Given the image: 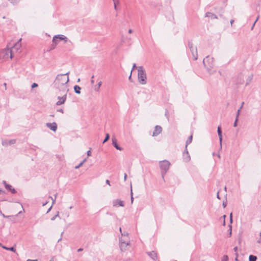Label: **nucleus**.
<instances>
[{
	"label": "nucleus",
	"mask_w": 261,
	"mask_h": 261,
	"mask_svg": "<svg viewBox=\"0 0 261 261\" xmlns=\"http://www.w3.org/2000/svg\"><path fill=\"white\" fill-rule=\"evenodd\" d=\"M3 183L5 185L6 189L10 191L12 194H15L17 192L16 190L12 188L10 185L7 184L6 181H3Z\"/></svg>",
	"instance_id": "ddd939ff"
},
{
	"label": "nucleus",
	"mask_w": 261,
	"mask_h": 261,
	"mask_svg": "<svg viewBox=\"0 0 261 261\" xmlns=\"http://www.w3.org/2000/svg\"><path fill=\"white\" fill-rule=\"evenodd\" d=\"M183 159L185 162H188L191 159L190 156L188 151L187 147H185V149L183 152Z\"/></svg>",
	"instance_id": "1a4fd4ad"
},
{
	"label": "nucleus",
	"mask_w": 261,
	"mask_h": 261,
	"mask_svg": "<svg viewBox=\"0 0 261 261\" xmlns=\"http://www.w3.org/2000/svg\"><path fill=\"white\" fill-rule=\"evenodd\" d=\"M81 89V88L79 86L75 85L74 86V92L77 94L81 93V91H80Z\"/></svg>",
	"instance_id": "412c9836"
},
{
	"label": "nucleus",
	"mask_w": 261,
	"mask_h": 261,
	"mask_svg": "<svg viewBox=\"0 0 261 261\" xmlns=\"http://www.w3.org/2000/svg\"><path fill=\"white\" fill-rule=\"evenodd\" d=\"M27 261H38L37 259H28Z\"/></svg>",
	"instance_id": "864d4df0"
},
{
	"label": "nucleus",
	"mask_w": 261,
	"mask_h": 261,
	"mask_svg": "<svg viewBox=\"0 0 261 261\" xmlns=\"http://www.w3.org/2000/svg\"><path fill=\"white\" fill-rule=\"evenodd\" d=\"M58 112H61L62 113H64V111L63 109H59L57 110Z\"/></svg>",
	"instance_id": "37998d69"
},
{
	"label": "nucleus",
	"mask_w": 261,
	"mask_h": 261,
	"mask_svg": "<svg viewBox=\"0 0 261 261\" xmlns=\"http://www.w3.org/2000/svg\"><path fill=\"white\" fill-rule=\"evenodd\" d=\"M16 140L15 139L10 140L9 141V144L10 145L13 144L15 143Z\"/></svg>",
	"instance_id": "473e14b6"
},
{
	"label": "nucleus",
	"mask_w": 261,
	"mask_h": 261,
	"mask_svg": "<svg viewBox=\"0 0 261 261\" xmlns=\"http://www.w3.org/2000/svg\"><path fill=\"white\" fill-rule=\"evenodd\" d=\"M121 236H123L124 237H128V233L126 232H121Z\"/></svg>",
	"instance_id": "f704fd0d"
},
{
	"label": "nucleus",
	"mask_w": 261,
	"mask_h": 261,
	"mask_svg": "<svg viewBox=\"0 0 261 261\" xmlns=\"http://www.w3.org/2000/svg\"><path fill=\"white\" fill-rule=\"evenodd\" d=\"M58 39H59V38H55V40H54V38H53V40H52L53 43L54 44H55L54 45L53 48H55L56 46L57 45V44L58 43V42H59Z\"/></svg>",
	"instance_id": "bb28decb"
},
{
	"label": "nucleus",
	"mask_w": 261,
	"mask_h": 261,
	"mask_svg": "<svg viewBox=\"0 0 261 261\" xmlns=\"http://www.w3.org/2000/svg\"><path fill=\"white\" fill-rule=\"evenodd\" d=\"M69 82L68 77L63 74H58L54 83L55 87L60 92H68L67 83Z\"/></svg>",
	"instance_id": "f257e3e1"
},
{
	"label": "nucleus",
	"mask_w": 261,
	"mask_h": 261,
	"mask_svg": "<svg viewBox=\"0 0 261 261\" xmlns=\"http://www.w3.org/2000/svg\"><path fill=\"white\" fill-rule=\"evenodd\" d=\"M113 205L114 206H117L119 205L120 206L123 207L124 206V202L120 199H115L113 201Z\"/></svg>",
	"instance_id": "2eb2a0df"
},
{
	"label": "nucleus",
	"mask_w": 261,
	"mask_h": 261,
	"mask_svg": "<svg viewBox=\"0 0 261 261\" xmlns=\"http://www.w3.org/2000/svg\"><path fill=\"white\" fill-rule=\"evenodd\" d=\"M94 78V75H93L91 77V83L92 84H94V80H93V79Z\"/></svg>",
	"instance_id": "09e8293b"
},
{
	"label": "nucleus",
	"mask_w": 261,
	"mask_h": 261,
	"mask_svg": "<svg viewBox=\"0 0 261 261\" xmlns=\"http://www.w3.org/2000/svg\"><path fill=\"white\" fill-rule=\"evenodd\" d=\"M252 78H253V75L252 74L249 75L248 77L246 85H249L251 82V81L252 80Z\"/></svg>",
	"instance_id": "393cba45"
},
{
	"label": "nucleus",
	"mask_w": 261,
	"mask_h": 261,
	"mask_svg": "<svg viewBox=\"0 0 261 261\" xmlns=\"http://www.w3.org/2000/svg\"><path fill=\"white\" fill-rule=\"evenodd\" d=\"M233 250H234V251L236 252H237V251H238V247H234Z\"/></svg>",
	"instance_id": "3c124183"
},
{
	"label": "nucleus",
	"mask_w": 261,
	"mask_h": 261,
	"mask_svg": "<svg viewBox=\"0 0 261 261\" xmlns=\"http://www.w3.org/2000/svg\"><path fill=\"white\" fill-rule=\"evenodd\" d=\"M51 208H52V206H51L48 208V210H47V213H48V212L51 210Z\"/></svg>",
	"instance_id": "4d7b16f0"
},
{
	"label": "nucleus",
	"mask_w": 261,
	"mask_h": 261,
	"mask_svg": "<svg viewBox=\"0 0 261 261\" xmlns=\"http://www.w3.org/2000/svg\"><path fill=\"white\" fill-rule=\"evenodd\" d=\"M238 120V118H236V120H235V121H234V124H233V126L234 127H236L237 126Z\"/></svg>",
	"instance_id": "4c0bfd02"
},
{
	"label": "nucleus",
	"mask_w": 261,
	"mask_h": 261,
	"mask_svg": "<svg viewBox=\"0 0 261 261\" xmlns=\"http://www.w3.org/2000/svg\"><path fill=\"white\" fill-rule=\"evenodd\" d=\"M162 131V128L161 126L156 125L154 127V131L152 134L153 137H156L161 133Z\"/></svg>",
	"instance_id": "6e6552de"
},
{
	"label": "nucleus",
	"mask_w": 261,
	"mask_h": 261,
	"mask_svg": "<svg viewBox=\"0 0 261 261\" xmlns=\"http://www.w3.org/2000/svg\"><path fill=\"white\" fill-rule=\"evenodd\" d=\"M21 40V39H20L17 42H16L12 47V49L13 50H15V51H18L20 47H21V44L19 43V41H20Z\"/></svg>",
	"instance_id": "6ab92c4d"
},
{
	"label": "nucleus",
	"mask_w": 261,
	"mask_h": 261,
	"mask_svg": "<svg viewBox=\"0 0 261 261\" xmlns=\"http://www.w3.org/2000/svg\"><path fill=\"white\" fill-rule=\"evenodd\" d=\"M69 73V72H68L65 74H63L64 75V76H66V75H67V76H68V74Z\"/></svg>",
	"instance_id": "5fc2aeb1"
},
{
	"label": "nucleus",
	"mask_w": 261,
	"mask_h": 261,
	"mask_svg": "<svg viewBox=\"0 0 261 261\" xmlns=\"http://www.w3.org/2000/svg\"><path fill=\"white\" fill-rule=\"evenodd\" d=\"M132 72H130V74L128 77V80H129V81L130 82H132Z\"/></svg>",
	"instance_id": "79ce46f5"
},
{
	"label": "nucleus",
	"mask_w": 261,
	"mask_h": 261,
	"mask_svg": "<svg viewBox=\"0 0 261 261\" xmlns=\"http://www.w3.org/2000/svg\"><path fill=\"white\" fill-rule=\"evenodd\" d=\"M205 17H209L212 19H218V17L216 15L211 12H207L205 15Z\"/></svg>",
	"instance_id": "a211bd4d"
},
{
	"label": "nucleus",
	"mask_w": 261,
	"mask_h": 261,
	"mask_svg": "<svg viewBox=\"0 0 261 261\" xmlns=\"http://www.w3.org/2000/svg\"><path fill=\"white\" fill-rule=\"evenodd\" d=\"M223 217L224 218V219H225V217H226V216H225V215H224V216H223ZM223 225L224 226H225V220H224V221H223Z\"/></svg>",
	"instance_id": "a18cd8bd"
},
{
	"label": "nucleus",
	"mask_w": 261,
	"mask_h": 261,
	"mask_svg": "<svg viewBox=\"0 0 261 261\" xmlns=\"http://www.w3.org/2000/svg\"><path fill=\"white\" fill-rule=\"evenodd\" d=\"M128 33H132V30L129 29V30H128Z\"/></svg>",
	"instance_id": "0e129e2a"
},
{
	"label": "nucleus",
	"mask_w": 261,
	"mask_h": 261,
	"mask_svg": "<svg viewBox=\"0 0 261 261\" xmlns=\"http://www.w3.org/2000/svg\"><path fill=\"white\" fill-rule=\"evenodd\" d=\"M203 63L208 70H210L214 66V59L213 58H210L209 56H207L203 60Z\"/></svg>",
	"instance_id": "20e7f679"
},
{
	"label": "nucleus",
	"mask_w": 261,
	"mask_h": 261,
	"mask_svg": "<svg viewBox=\"0 0 261 261\" xmlns=\"http://www.w3.org/2000/svg\"><path fill=\"white\" fill-rule=\"evenodd\" d=\"M67 92H61V95H62V96H58V99L59 100L56 103L57 106H60L64 103L66 99Z\"/></svg>",
	"instance_id": "423d86ee"
},
{
	"label": "nucleus",
	"mask_w": 261,
	"mask_h": 261,
	"mask_svg": "<svg viewBox=\"0 0 261 261\" xmlns=\"http://www.w3.org/2000/svg\"><path fill=\"white\" fill-rule=\"evenodd\" d=\"M222 205H223V207H224H224H226V203H225L224 202H223V203H222Z\"/></svg>",
	"instance_id": "603ef678"
},
{
	"label": "nucleus",
	"mask_w": 261,
	"mask_h": 261,
	"mask_svg": "<svg viewBox=\"0 0 261 261\" xmlns=\"http://www.w3.org/2000/svg\"><path fill=\"white\" fill-rule=\"evenodd\" d=\"M10 3L13 4V5L16 4L19 2V0H8Z\"/></svg>",
	"instance_id": "2f4dec72"
},
{
	"label": "nucleus",
	"mask_w": 261,
	"mask_h": 261,
	"mask_svg": "<svg viewBox=\"0 0 261 261\" xmlns=\"http://www.w3.org/2000/svg\"><path fill=\"white\" fill-rule=\"evenodd\" d=\"M114 1V8L115 10H117V6H116V2H115V0H113Z\"/></svg>",
	"instance_id": "49530a36"
},
{
	"label": "nucleus",
	"mask_w": 261,
	"mask_h": 261,
	"mask_svg": "<svg viewBox=\"0 0 261 261\" xmlns=\"http://www.w3.org/2000/svg\"><path fill=\"white\" fill-rule=\"evenodd\" d=\"M83 250V248H79L77 249V251L80 252V251H82Z\"/></svg>",
	"instance_id": "052dcab7"
},
{
	"label": "nucleus",
	"mask_w": 261,
	"mask_h": 261,
	"mask_svg": "<svg viewBox=\"0 0 261 261\" xmlns=\"http://www.w3.org/2000/svg\"><path fill=\"white\" fill-rule=\"evenodd\" d=\"M101 84H102V82L101 81H100L99 82H98V84H97V86H95V88H94V90L96 91H98L99 90V88L100 87V86H101Z\"/></svg>",
	"instance_id": "a878e982"
},
{
	"label": "nucleus",
	"mask_w": 261,
	"mask_h": 261,
	"mask_svg": "<svg viewBox=\"0 0 261 261\" xmlns=\"http://www.w3.org/2000/svg\"><path fill=\"white\" fill-rule=\"evenodd\" d=\"M87 159H85L79 165L75 167V169H79L80 167H81L83 164L86 161Z\"/></svg>",
	"instance_id": "cd10ccee"
},
{
	"label": "nucleus",
	"mask_w": 261,
	"mask_h": 261,
	"mask_svg": "<svg viewBox=\"0 0 261 261\" xmlns=\"http://www.w3.org/2000/svg\"><path fill=\"white\" fill-rule=\"evenodd\" d=\"M193 136L192 135H191L187 139L186 141V148L187 147L188 145L190 144L192 141Z\"/></svg>",
	"instance_id": "5701e85b"
},
{
	"label": "nucleus",
	"mask_w": 261,
	"mask_h": 261,
	"mask_svg": "<svg viewBox=\"0 0 261 261\" xmlns=\"http://www.w3.org/2000/svg\"><path fill=\"white\" fill-rule=\"evenodd\" d=\"M240 112H241V110L238 109L237 113V115H236V118H239V116L240 114Z\"/></svg>",
	"instance_id": "c9c22d12"
},
{
	"label": "nucleus",
	"mask_w": 261,
	"mask_h": 261,
	"mask_svg": "<svg viewBox=\"0 0 261 261\" xmlns=\"http://www.w3.org/2000/svg\"><path fill=\"white\" fill-rule=\"evenodd\" d=\"M257 257L253 255H250L249 256V261H256Z\"/></svg>",
	"instance_id": "b1692460"
},
{
	"label": "nucleus",
	"mask_w": 261,
	"mask_h": 261,
	"mask_svg": "<svg viewBox=\"0 0 261 261\" xmlns=\"http://www.w3.org/2000/svg\"><path fill=\"white\" fill-rule=\"evenodd\" d=\"M170 166V162L167 160H164L160 162V166L161 169L162 176L163 179L164 178L165 175L168 172Z\"/></svg>",
	"instance_id": "7ed1b4c3"
},
{
	"label": "nucleus",
	"mask_w": 261,
	"mask_h": 261,
	"mask_svg": "<svg viewBox=\"0 0 261 261\" xmlns=\"http://www.w3.org/2000/svg\"><path fill=\"white\" fill-rule=\"evenodd\" d=\"M130 194H131V203H133V200H134V198L133 197V192H132V189H131Z\"/></svg>",
	"instance_id": "ea45409f"
},
{
	"label": "nucleus",
	"mask_w": 261,
	"mask_h": 261,
	"mask_svg": "<svg viewBox=\"0 0 261 261\" xmlns=\"http://www.w3.org/2000/svg\"><path fill=\"white\" fill-rule=\"evenodd\" d=\"M106 183L108 185H109V186H111L110 185V181L108 180V179H107L106 181Z\"/></svg>",
	"instance_id": "de8ad7c7"
},
{
	"label": "nucleus",
	"mask_w": 261,
	"mask_h": 261,
	"mask_svg": "<svg viewBox=\"0 0 261 261\" xmlns=\"http://www.w3.org/2000/svg\"><path fill=\"white\" fill-rule=\"evenodd\" d=\"M138 79L139 82L142 85L146 84V74L142 66H139L138 69Z\"/></svg>",
	"instance_id": "f03ea898"
},
{
	"label": "nucleus",
	"mask_w": 261,
	"mask_h": 261,
	"mask_svg": "<svg viewBox=\"0 0 261 261\" xmlns=\"http://www.w3.org/2000/svg\"><path fill=\"white\" fill-rule=\"evenodd\" d=\"M87 155L90 156L91 155V148L87 152Z\"/></svg>",
	"instance_id": "58836bf2"
},
{
	"label": "nucleus",
	"mask_w": 261,
	"mask_h": 261,
	"mask_svg": "<svg viewBox=\"0 0 261 261\" xmlns=\"http://www.w3.org/2000/svg\"><path fill=\"white\" fill-rule=\"evenodd\" d=\"M112 144L115 147V148L119 150H122V148L120 147L117 143V140L115 137H112Z\"/></svg>",
	"instance_id": "4468645a"
},
{
	"label": "nucleus",
	"mask_w": 261,
	"mask_h": 261,
	"mask_svg": "<svg viewBox=\"0 0 261 261\" xmlns=\"http://www.w3.org/2000/svg\"><path fill=\"white\" fill-rule=\"evenodd\" d=\"M147 254L154 261H156L158 259L157 253L154 251L147 252Z\"/></svg>",
	"instance_id": "9b49d317"
},
{
	"label": "nucleus",
	"mask_w": 261,
	"mask_h": 261,
	"mask_svg": "<svg viewBox=\"0 0 261 261\" xmlns=\"http://www.w3.org/2000/svg\"><path fill=\"white\" fill-rule=\"evenodd\" d=\"M4 86L5 87V89L6 90L7 89V84H6V83H4Z\"/></svg>",
	"instance_id": "bf43d9fd"
},
{
	"label": "nucleus",
	"mask_w": 261,
	"mask_h": 261,
	"mask_svg": "<svg viewBox=\"0 0 261 261\" xmlns=\"http://www.w3.org/2000/svg\"><path fill=\"white\" fill-rule=\"evenodd\" d=\"M61 240H62V238H60V239L58 240V242H60Z\"/></svg>",
	"instance_id": "774afa93"
},
{
	"label": "nucleus",
	"mask_w": 261,
	"mask_h": 261,
	"mask_svg": "<svg viewBox=\"0 0 261 261\" xmlns=\"http://www.w3.org/2000/svg\"><path fill=\"white\" fill-rule=\"evenodd\" d=\"M129 242L127 240L123 239L122 238L119 239V246L121 251H125L127 250V246L129 245Z\"/></svg>",
	"instance_id": "0eeeda50"
},
{
	"label": "nucleus",
	"mask_w": 261,
	"mask_h": 261,
	"mask_svg": "<svg viewBox=\"0 0 261 261\" xmlns=\"http://www.w3.org/2000/svg\"><path fill=\"white\" fill-rule=\"evenodd\" d=\"M55 44H54L53 43V44L51 45V48L50 49H54L53 47H54V45Z\"/></svg>",
	"instance_id": "338daca9"
},
{
	"label": "nucleus",
	"mask_w": 261,
	"mask_h": 261,
	"mask_svg": "<svg viewBox=\"0 0 261 261\" xmlns=\"http://www.w3.org/2000/svg\"><path fill=\"white\" fill-rule=\"evenodd\" d=\"M244 104V102H242L241 106H240V108L239 109L241 110L243 108V105Z\"/></svg>",
	"instance_id": "8fccbe9b"
},
{
	"label": "nucleus",
	"mask_w": 261,
	"mask_h": 261,
	"mask_svg": "<svg viewBox=\"0 0 261 261\" xmlns=\"http://www.w3.org/2000/svg\"><path fill=\"white\" fill-rule=\"evenodd\" d=\"M1 193H5V191H2V190L0 189V194H1Z\"/></svg>",
	"instance_id": "e2e57ef3"
},
{
	"label": "nucleus",
	"mask_w": 261,
	"mask_h": 261,
	"mask_svg": "<svg viewBox=\"0 0 261 261\" xmlns=\"http://www.w3.org/2000/svg\"><path fill=\"white\" fill-rule=\"evenodd\" d=\"M228 256L227 255H224L222 258L221 261H228Z\"/></svg>",
	"instance_id": "7c9ffc66"
},
{
	"label": "nucleus",
	"mask_w": 261,
	"mask_h": 261,
	"mask_svg": "<svg viewBox=\"0 0 261 261\" xmlns=\"http://www.w3.org/2000/svg\"><path fill=\"white\" fill-rule=\"evenodd\" d=\"M126 177H127V175L126 173L124 174V180H125L126 179Z\"/></svg>",
	"instance_id": "6e6d98bb"
},
{
	"label": "nucleus",
	"mask_w": 261,
	"mask_h": 261,
	"mask_svg": "<svg viewBox=\"0 0 261 261\" xmlns=\"http://www.w3.org/2000/svg\"><path fill=\"white\" fill-rule=\"evenodd\" d=\"M37 87H38V84L35 83H34L31 86L32 88H35Z\"/></svg>",
	"instance_id": "e433bc0d"
},
{
	"label": "nucleus",
	"mask_w": 261,
	"mask_h": 261,
	"mask_svg": "<svg viewBox=\"0 0 261 261\" xmlns=\"http://www.w3.org/2000/svg\"><path fill=\"white\" fill-rule=\"evenodd\" d=\"M2 248L7 250H10V251H13L14 252H16V249L14 246L11 247H7L6 246H3Z\"/></svg>",
	"instance_id": "aec40b11"
},
{
	"label": "nucleus",
	"mask_w": 261,
	"mask_h": 261,
	"mask_svg": "<svg viewBox=\"0 0 261 261\" xmlns=\"http://www.w3.org/2000/svg\"><path fill=\"white\" fill-rule=\"evenodd\" d=\"M217 132H218V135L219 138L220 146L221 147L222 146V133L221 126H219L218 127Z\"/></svg>",
	"instance_id": "f3484780"
},
{
	"label": "nucleus",
	"mask_w": 261,
	"mask_h": 261,
	"mask_svg": "<svg viewBox=\"0 0 261 261\" xmlns=\"http://www.w3.org/2000/svg\"><path fill=\"white\" fill-rule=\"evenodd\" d=\"M255 23H256V22H255V21H254V23H253V24H252V25L251 28V30H252L253 29V28H254V26H255Z\"/></svg>",
	"instance_id": "c03bdc74"
},
{
	"label": "nucleus",
	"mask_w": 261,
	"mask_h": 261,
	"mask_svg": "<svg viewBox=\"0 0 261 261\" xmlns=\"http://www.w3.org/2000/svg\"><path fill=\"white\" fill-rule=\"evenodd\" d=\"M188 45L192 53L194 60H196L198 57L197 47L193 46V44L191 41H188Z\"/></svg>",
	"instance_id": "39448f33"
},
{
	"label": "nucleus",
	"mask_w": 261,
	"mask_h": 261,
	"mask_svg": "<svg viewBox=\"0 0 261 261\" xmlns=\"http://www.w3.org/2000/svg\"><path fill=\"white\" fill-rule=\"evenodd\" d=\"M56 197H57V194L55 195V197L54 199L51 196H49V198H50L52 199V200H53L52 204H54L55 203Z\"/></svg>",
	"instance_id": "72a5a7b5"
},
{
	"label": "nucleus",
	"mask_w": 261,
	"mask_h": 261,
	"mask_svg": "<svg viewBox=\"0 0 261 261\" xmlns=\"http://www.w3.org/2000/svg\"><path fill=\"white\" fill-rule=\"evenodd\" d=\"M14 50H13V49H12L11 50H9V49L8 47H7V48H5V49H3L2 50V53H3L5 54V55H8V53H10V58L11 59H12L13 58V54H12V53L14 51Z\"/></svg>",
	"instance_id": "dca6fc26"
},
{
	"label": "nucleus",
	"mask_w": 261,
	"mask_h": 261,
	"mask_svg": "<svg viewBox=\"0 0 261 261\" xmlns=\"http://www.w3.org/2000/svg\"><path fill=\"white\" fill-rule=\"evenodd\" d=\"M59 38V39L60 40H64L65 43H67L68 42H70V43H72L71 41L70 40H68V38L63 35H55L54 37V40H55V38Z\"/></svg>",
	"instance_id": "9d476101"
},
{
	"label": "nucleus",
	"mask_w": 261,
	"mask_h": 261,
	"mask_svg": "<svg viewBox=\"0 0 261 261\" xmlns=\"http://www.w3.org/2000/svg\"><path fill=\"white\" fill-rule=\"evenodd\" d=\"M46 126L50 130H51L54 132H56L57 129V125L56 122L47 123Z\"/></svg>",
	"instance_id": "f8f14e48"
},
{
	"label": "nucleus",
	"mask_w": 261,
	"mask_h": 261,
	"mask_svg": "<svg viewBox=\"0 0 261 261\" xmlns=\"http://www.w3.org/2000/svg\"><path fill=\"white\" fill-rule=\"evenodd\" d=\"M259 18V16L258 15V16L256 17V20H255V22H257V21L258 20Z\"/></svg>",
	"instance_id": "680f3d73"
},
{
	"label": "nucleus",
	"mask_w": 261,
	"mask_h": 261,
	"mask_svg": "<svg viewBox=\"0 0 261 261\" xmlns=\"http://www.w3.org/2000/svg\"><path fill=\"white\" fill-rule=\"evenodd\" d=\"M217 197L219 199H220V197L219 195V192H218V193H217Z\"/></svg>",
	"instance_id": "13d9d810"
},
{
	"label": "nucleus",
	"mask_w": 261,
	"mask_h": 261,
	"mask_svg": "<svg viewBox=\"0 0 261 261\" xmlns=\"http://www.w3.org/2000/svg\"><path fill=\"white\" fill-rule=\"evenodd\" d=\"M229 219H230V223L231 224L232 223V214L230 213L229 216ZM229 230H230V234H231V229H232V226L231 224L229 225Z\"/></svg>",
	"instance_id": "4be33fe9"
},
{
	"label": "nucleus",
	"mask_w": 261,
	"mask_h": 261,
	"mask_svg": "<svg viewBox=\"0 0 261 261\" xmlns=\"http://www.w3.org/2000/svg\"><path fill=\"white\" fill-rule=\"evenodd\" d=\"M110 139V135L109 134H107L106 135V137L105 138V139L103 140V143H106L107 141H108Z\"/></svg>",
	"instance_id": "c85d7f7f"
},
{
	"label": "nucleus",
	"mask_w": 261,
	"mask_h": 261,
	"mask_svg": "<svg viewBox=\"0 0 261 261\" xmlns=\"http://www.w3.org/2000/svg\"><path fill=\"white\" fill-rule=\"evenodd\" d=\"M137 68V67H136V64H135V63H134V64H133V68H132V70H131V72H132V71H133L135 68Z\"/></svg>",
	"instance_id": "a19ab883"
},
{
	"label": "nucleus",
	"mask_w": 261,
	"mask_h": 261,
	"mask_svg": "<svg viewBox=\"0 0 261 261\" xmlns=\"http://www.w3.org/2000/svg\"><path fill=\"white\" fill-rule=\"evenodd\" d=\"M59 212H57L56 215H55L54 217H53L51 218V221H54V220L56 219V218L57 217H59Z\"/></svg>",
	"instance_id": "c756f323"
},
{
	"label": "nucleus",
	"mask_w": 261,
	"mask_h": 261,
	"mask_svg": "<svg viewBox=\"0 0 261 261\" xmlns=\"http://www.w3.org/2000/svg\"><path fill=\"white\" fill-rule=\"evenodd\" d=\"M234 22V20H230V23L231 24H232L233 23V22Z\"/></svg>",
	"instance_id": "69168bd1"
}]
</instances>
